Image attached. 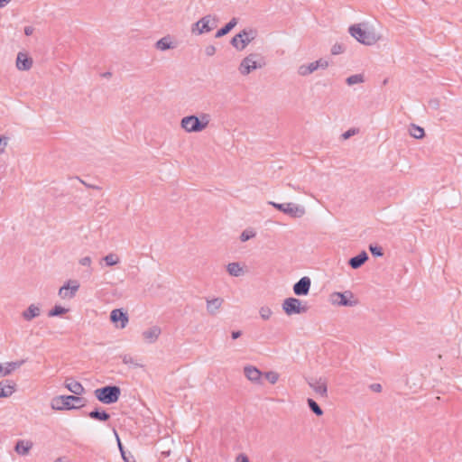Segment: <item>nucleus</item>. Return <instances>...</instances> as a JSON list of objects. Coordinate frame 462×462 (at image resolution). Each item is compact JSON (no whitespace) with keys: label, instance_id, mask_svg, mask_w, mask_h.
Here are the masks:
<instances>
[{"label":"nucleus","instance_id":"obj_46","mask_svg":"<svg viewBox=\"0 0 462 462\" xmlns=\"http://www.w3.org/2000/svg\"><path fill=\"white\" fill-rule=\"evenodd\" d=\"M332 54L337 55L342 52V47L340 45H335L331 50Z\"/></svg>","mask_w":462,"mask_h":462},{"label":"nucleus","instance_id":"obj_51","mask_svg":"<svg viewBox=\"0 0 462 462\" xmlns=\"http://www.w3.org/2000/svg\"><path fill=\"white\" fill-rule=\"evenodd\" d=\"M12 0H0V8L5 7L7 4H9Z\"/></svg>","mask_w":462,"mask_h":462},{"label":"nucleus","instance_id":"obj_23","mask_svg":"<svg viewBox=\"0 0 462 462\" xmlns=\"http://www.w3.org/2000/svg\"><path fill=\"white\" fill-rule=\"evenodd\" d=\"M24 364V360L0 363V377L10 375Z\"/></svg>","mask_w":462,"mask_h":462},{"label":"nucleus","instance_id":"obj_54","mask_svg":"<svg viewBox=\"0 0 462 462\" xmlns=\"http://www.w3.org/2000/svg\"><path fill=\"white\" fill-rule=\"evenodd\" d=\"M188 462H191L190 460H188Z\"/></svg>","mask_w":462,"mask_h":462},{"label":"nucleus","instance_id":"obj_37","mask_svg":"<svg viewBox=\"0 0 462 462\" xmlns=\"http://www.w3.org/2000/svg\"><path fill=\"white\" fill-rule=\"evenodd\" d=\"M307 403L310 407V409L317 415V416H322L323 415V411L322 409L318 405V403L313 400V399H310L309 398L307 400Z\"/></svg>","mask_w":462,"mask_h":462},{"label":"nucleus","instance_id":"obj_10","mask_svg":"<svg viewBox=\"0 0 462 462\" xmlns=\"http://www.w3.org/2000/svg\"><path fill=\"white\" fill-rule=\"evenodd\" d=\"M269 204L293 218H300L306 214L305 207L294 202L276 203L271 201Z\"/></svg>","mask_w":462,"mask_h":462},{"label":"nucleus","instance_id":"obj_33","mask_svg":"<svg viewBox=\"0 0 462 462\" xmlns=\"http://www.w3.org/2000/svg\"><path fill=\"white\" fill-rule=\"evenodd\" d=\"M259 317L262 320L267 321L271 319L273 315V310L267 305H263L258 310Z\"/></svg>","mask_w":462,"mask_h":462},{"label":"nucleus","instance_id":"obj_32","mask_svg":"<svg viewBox=\"0 0 462 462\" xmlns=\"http://www.w3.org/2000/svg\"><path fill=\"white\" fill-rule=\"evenodd\" d=\"M365 81V78L362 73L354 74L346 79V83L349 87L363 84Z\"/></svg>","mask_w":462,"mask_h":462},{"label":"nucleus","instance_id":"obj_12","mask_svg":"<svg viewBox=\"0 0 462 462\" xmlns=\"http://www.w3.org/2000/svg\"><path fill=\"white\" fill-rule=\"evenodd\" d=\"M80 283L78 280L69 279L59 289L58 296L61 300H70L77 295L79 291Z\"/></svg>","mask_w":462,"mask_h":462},{"label":"nucleus","instance_id":"obj_18","mask_svg":"<svg viewBox=\"0 0 462 462\" xmlns=\"http://www.w3.org/2000/svg\"><path fill=\"white\" fill-rule=\"evenodd\" d=\"M110 320L116 328L123 329L127 326L129 318L121 309H115L110 313Z\"/></svg>","mask_w":462,"mask_h":462},{"label":"nucleus","instance_id":"obj_30","mask_svg":"<svg viewBox=\"0 0 462 462\" xmlns=\"http://www.w3.org/2000/svg\"><path fill=\"white\" fill-rule=\"evenodd\" d=\"M237 24V19L232 18L223 28L219 29L215 37L221 38L227 34Z\"/></svg>","mask_w":462,"mask_h":462},{"label":"nucleus","instance_id":"obj_36","mask_svg":"<svg viewBox=\"0 0 462 462\" xmlns=\"http://www.w3.org/2000/svg\"><path fill=\"white\" fill-rule=\"evenodd\" d=\"M88 416L91 419L102 420V421H106L110 418L109 414L106 413V411H93L89 412Z\"/></svg>","mask_w":462,"mask_h":462},{"label":"nucleus","instance_id":"obj_35","mask_svg":"<svg viewBox=\"0 0 462 462\" xmlns=\"http://www.w3.org/2000/svg\"><path fill=\"white\" fill-rule=\"evenodd\" d=\"M409 133L412 137H414L416 139H421L425 135L424 129L422 127L415 125H411V127L409 129Z\"/></svg>","mask_w":462,"mask_h":462},{"label":"nucleus","instance_id":"obj_40","mask_svg":"<svg viewBox=\"0 0 462 462\" xmlns=\"http://www.w3.org/2000/svg\"><path fill=\"white\" fill-rule=\"evenodd\" d=\"M92 263H93L92 258L88 255L83 256L79 259V263L84 267H90Z\"/></svg>","mask_w":462,"mask_h":462},{"label":"nucleus","instance_id":"obj_28","mask_svg":"<svg viewBox=\"0 0 462 462\" xmlns=\"http://www.w3.org/2000/svg\"><path fill=\"white\" fill-rule=\"evenodd\" d=\"M70 311L69 308L55 304L51 310H49L47 316L49 318L63 317Z\"/></svg>","mask_w":462,"mask_h":462},{"label":"nucleus","instance_id":"obj_31","mask_svg":"<svg viewBox=\"0 0 462 462\" xmlns=\"http://www.w3.org/2000/svg\"><path fill=\"white\" fill-rule=\"evenodd\" d=\"M280 374L273 370H269L263 373V378H264L270 384L274 385L280 380Z\"/></svg>","mask_w":462,"mask_h":462},{"label":"nucleus","instance_id":"obj_50","mask_svg":"<svg viewBox=\"0 0 462 462\" xmlns=\"http://www.w3.org/2000/svg\"><path fill=\"white\" fill-rule=\"evenodd\" d=\"M240 336H241V331H233L231 333V337L233 339H236V338L240 337Z\"/></svg>","mask_w":462,"mask_h":462},{"label":"nucleus","instance_id":"obj_1","mask_svg":"<svg viewBox=\"0 0 462 462\" xmlns=\"http://www.w3.org/2000/svg\"><path fill=\"white\" fill-rule=\"evenodd\" d=\"M348 33L357 42L365 46L375 45L382 39L375 28L367 22L351 24L348 27Z\"/></svg>","mask_w":462,"mask_h":462},{"label":"nucleus","instance_id":"obj_9","mask_svg":"<svg viewBox=\"0 0 462 462\" xmlns=\"http://www.w3.org/2000/svg\"><path fill=\"white\" fill-rule=\"evenodd\" d=\"M121 390L118 386H105L94 391L95 397L102 403L112 404L118 401Z\"/></svg>","mask_w":462,"mask_h":462},{"label":"nucleus","instance_id":"obj_24","mask_svg":"<svg viewBox=\"0 0 462 462\" xmlns=\"http://www.w3.org/2000/svg\"><path fill=\"white\" fill-rule=\"evenodd\" d=\"M33 448V442L30 439H19L14 448L15 453L20 457H27Z\"/></svg>","mask_w":462,"mask_h":462},{"label":"nucleus","instance_id":"obj_43","mask_svg":"<svg viewBox=\"0 0 462 462\" xmlns=\"http://www.w3.org/2000/svg\"><path fill=\"white\" fill-rule=\"evenodd\" d=\"M121 456L125 462H136L132 455L127 456L125 451H122Z\"/></svg>","mask_w":462,"mask_h":462},{"label":"nucleus","instance_id":"obj_39","mask_svg":"<svg viewBox=\"0 0 462 462\" xmlns=\"http://www.w3.org/2000/svg\"><path fill=\"white\" fill-rule=\"evenodd\" d=\"M9 137L5 135L0 136V155L5 152V150L9 143Z\"/></svg>","mask_w":462,"mask_h":462},{"label":"nucleus","instance_id":"obj_26","mask_svg":"<svg viewBox=\"0 0 462 462\" xmlns=\"http://www.w3.org/2000/svg\"><path fill=\"white\" fill-rule=\"evenodd\" d=\"M64 386L72 393L75 396L76 395H82L85 393V388L84 386L78 381L73 379H67L64 382Z\"/></svg>","mask_w":462,"mask_h":462},{"label":"nucleus","instance_id":"obj_42","mask_svg":"<svg viewBox=\"0 0 462 462\" xmlns=\"http://www.w3.org/2000/svg\"><path fill=\"white\" fill-rule=\"evenodd\" d=\"M216 52H217V48L214 45L210 44V45L206 46L205 53L207 54V56L211 57V56L215 55Z\"/></svg>","mask_w":462,"mask_h":462},{"label":"nucleus","instance_id":"obj_21","mask_svg":"<svg viewBox=\"0 0 462 462\" xmlns=\"http://www.w3.org/2000/svg\"><path fill=\"white\" fill-rule=\"evenodd\" d=\"M310 278L304 276L293 285V292L297 296H307L310 293Z\"/></svg>","mask_w":462,"mask_h":462},{"label":"nucleus","instance_id":"obj_19","mask_svg":"<svg viewBox=\"0 0 462 462\" xmlns=\"http://www.w3.org/2000/svg\"><path fill=\"white\" fill-rule=\"evenodd\" d=\"M206 310L210 316L218 314L224 306L225 300L221 297H208L206 298Z\"/></svg>","mask_w":462,"mask_h":462},{"label":"nucleus","instance_id":"obj_15","mask_svg":"<svg viewBox=\"0 0 462 462\" xmlns=\"http://www.w3.org/2000/svg\"><path fill=\"white\" fill-rule=\"evenodd\" d=\"M263 373L254 365H245L243 366V374L245 378L254 385L263 384Z\"/></svg>","mask_w":462,"mask_h":462},{"label":"nucleus","instance_id":"obj_47","mask_svg":"<svg viewBox=\"0 0 462 462\" xmlns=\"http://www.w3.org/2000/svg\"><path fill=\"white\" fill-rule=\"evenodd\" d=\"M53 462H71L67 457L61 456L56 457Z\"/></svg>","mask_w":462,"mask_h":462},{"label":"nucleus","instance_id":"obj_22","mask_svg":"<svg viewBox=\"0 0 462 462\" xmlns=\"http://www.w3.org/2000/svg\"><path fill=\"white\" fill-rule=\"evenodd\" d=\"M41 314L42 306L39 303H32L24 310L22 311L21 317L24 321L29 322L40 317Z\"/></svg>","mask_w":462,"mask_h":462},{"label":"nucleus","instance_id":"obj_3","mask_svg":"<svg viewBox=\"0 0 462 462\" xmlns=\"http://www.w3.org/2000/svg\"><path fill=\"white\" fill-rule=\"evenodd\" d=\"M85 404L84 399L75 395H57L50 402L51 409L56 411L80 409Z\"/></svg>","mask_w":462,"mask_h":462},{"label":"nucleus","instance_id":"obj_11","mask_svg":"<svg viewBox=\"0 0 462 462\" xmlns=\"http://www.w3.org/2000/svg\"><path fill=\"white\" fill-rule=\"evenodd\" d=\"M329 67V62L325 58H319L317 60L310 63H304L298 67L297 73L300 77H308L317 71L318 69H327Z\"/></svg>","mask_w":462,"mask_h":462},{"label":"nucleus","instance_id":"obj_38","mask_svg":"<svg viewBox=\"0 0 462 462\" xmlns=\"http://www.w3.org/2000/svg\"><path fill=\"white\" fill-rule=\"evenodd\" d=\"M255 231L252 228H247L245 230H244L242 233H241V236H240V240L242 242H246L248 241L249 239L253 238L255 236Z\"/></svg>","mask_w":462,"mask_h":462},{"label":"nucleus","instance_id":"obj_14","mask_svg":"<svg viewBox=\"0 0 462 462\" xmlns=\"http://www.w3.org/2000/svg\"><path fill=\"white\" fill-rule=\"evenodd\" d=\"M310 388L320 398L328 397V380L325 377H312L308 380Z\"/></svg>","mask_w":462,"mask_h":462},{"label":"nucleus","instance_id":"obj_20","mask_svg":"<svg viewBox=\"0 0 462 462\" xmlns=\"http://www.w3.org/2000/svg\"><path fill=\"white\" fill-rule=\"evenodd\" d=\"M226 273L229 276L238 278L243 277L248 273L247 266L243 262H231L226 266Z\"/></svg>","mask_w":462,"mask_h":462},{"label":"nucleus","instance_id":"obj_41","mask_svg":"<svg viewBox=\"0 0 462 462\" xmlns=\"http://www.w3.org/2000/svg\"><path fill=\"white\" fill-rule=\"evenodd\" d=\"M369 250L371 253L375 256H382L383 255V250L381 247L376 245H370Z\"/></svg>","mask_w":462,"mask_h":462},{"label":"nucleus","instance_id":"obj_4","mask_svg":"<svg viewBox=\"0 0 462 462\" xmlns=\"http://www.w3.org/2000/svg\"><path fill=\"white\" fill-rule=\"evenodd\" d=\"M264 66V62L263 61V58L258 53H249L245 56L237 67L238 73L246 77L254 70L262 69Z\"/></svg>","mask_w":462,"mask_h":462},{"label":"nucleus","instance_id":"obj_52","mask_svg":"<svg viewBox=\"0 0 462 462\" xmlns=\"http://www.w3.org/2000/svg\"><path fill=\"white\" fill-rule=\"evenodd\" d=\"M116 439H117V442H118V447H119L120 452L122 453V451H124V448H123V446H122L121 441L119 439V437L117 435H116Z\"/></svg>","mask_w":462,"mask_h":462},{"label":"nucleus","instance_id":"obj_29","mask_svg":"<svg viewBox=\"0 0 462 462\" xmlns=\"http://www.w3.org/2000/svg\"><path fill=\"white\" fill-rule=\"evenodd\" d=\"M367 259H368L367 254L365 252H362L358 255L351 258L349 261V264L353 269H357L361 265H363L366 262Z\"/></svg>","mask_w":462,"mask_h":462},{"label":"nucleus","instance_id":"obj_16","mask_svg":"<svg viewBox=\"0 0 462 462\" xmlns=\"http://www.w3.org/2000/svg\"><path fill=\"white\" fill-rule=\"evenodd\" d=\"M33 67V59L26 51L17 52L15 69L18 71H29Z\"/></svg>","mask_w":462,"mask_h":462},{"label":"nucleus","instance_id":"obj_6","mask_svg":"<svg viewBox=\"0 0 462 462\" xmlns=\"http://www.w3.org/2000/svg\"><path fill=\"white\" fill-rule=\"evenodd\" d=\"M328 301L335 307H355L359 303L357 297L351 291H333L328 296Z\"/></svg>","mask_w":462,"mask_h":462},{"label":"nucleus","instance_id":"obj_13","mask_svg":"<svg viewBox=\"0 0 462 462\" xmlns=\"http://www.w3.org/2000/svg\"><path fill=\"white\" fill-rule=\"evenodd\" d=\"M162 334V328L159 325H151L143 328L141 332V340L145 345L156 344Z\"/></svg>","mask_w":462,"mask_h":462},{"label":"nucleus","instance_id":"obj_45","mask_svg":"<svg viewBox=\"0 0 462 462\" xmlns=\"http://www.w3.org/2000/svg\"><path fill=\"white\" fill-rule=\"evenodd\" d=\"M34 32V28L32 26H26L24 27V34L26 36H31Z\"/></svg>","mask_w":462,"mask_h":462},{"label":"nucleus","instance_id":"obj_7","mask_svg":"<svg viewBox=\"0 0 462 462\" xmlns=\"http://www.w3.org/2000/svg\"><path fill=\"white\" fill-rule=\"evenodd\" d=\"M282 310L287 316L303 315L309 311V305L295 297L286 298L282 304Z\"/></svg>","mask_w":462,"mask_h":462},{"label":"nucleus","instance_id":"obj_17","mask_svg":"<svg viewBox=\"0 0 462 462\" xmlns=\"http://www.w3.org/2000/svg\"><path fill=\"white\" fill-rule=\"evenodd\" d=\"M178 47L177 40L171 34H166L157 40L154 43L156 51L163 52L170 50H174Z\"/></svg>","mask_w":462,"mask_h":462},{"label":"nucleus","instance_id":"obj_49","mask_svg":"<svg viewBox=\"0 0 462 462\" xmlns=\"http://www.w3.org/2000/svg\"><path fill=\"white\" fill-rule=\"evenodd\" d=\"M236 460L237 462H249V458L245 455H239Z\"/></svg>","mask_w":462,"mask_h":462},{"label":"nucleus","instance_id":"obj_5","mask_svg":"<svg viewBox=\"0 0 462 462\" xmlns=\"http://www.w3.org/2000/svg\"><path fill=\"white\" fill-rule=\"evenodd\" d=\"M218 23V18L215 14H207L199 19L190 27V32L195 36L207 34L215 30Z\"/></svg>","mask_w":462,"mask_h":462},{"label":"nucleus","instance_id":"obj_8","mask_svg":"<svg viewBox=\"0 0 462 462\" xmlns=\"http://www.w3.org/2000/svg\"><path fill=\"white\" fill-rule=\"evenodd\" d=\"M257 37V31L246 28L236 34L231 40V45L238 51H244Z\"/></svg>","mask_w":462,"mask_h":462},{"label":"nucleus","instance_id":"obj_34","mask_svg":"<svg viewBox=\"0 0 462 462\" xmlns=\"http://www.w3.org/2000/svg\"><path fill=\"white\" fill-rule=\"evenodd\" d=\"M103 261L106 266H114L120 263V257L116 254L111 253L104 256Z\"/></svg>","mask_w":462,"mask_h":462},{"label":"nucleus","instance_id":"obj_2","mask_svg":"<svg viewBox=\"0 0 462 462\" xmlns=\"http://www.w3.org/2000/svg\"><path fill=\"white\" fill-rule=\"evenodd\" d=\"M211 116L207 113H200L199 116L189 115L183 116L180 121L181 130L186 134L201 133L210 125Z\"/></svg>","mask_w":462,"mask_h":462},{"label":"nucleus","instance_id":"obj_48","mask_svg":"<svg viewBox=\"0 0 462 462\" xmlns=\"http://www.w3.org/2000/svg\"><path fill=\"white\" fill-rule=\"evenodd\" d=\"M371 389H372L374 392L380 393V392L382 391V386H381V384H379V383H374V384L371 385Z\"/></svg>","mask_w":462,"mask_h":462},{"label":"nucleus","instance_id":"obj_27","mask_svg":"<svg viewBox=\"0 0 462 462\" xmlns=\"http://www.w3.org/2000/svg\"><path fill=\"white\" fill-rule=\"evenodd\" d=\"M122 363L132 369H143L144 368V365L141 364L137 359H135L130 354H124L121 356Z\"/></svg>","mask_w":462,"mask_h":462},{"label":"nucleus","instance_id":"obj_44","mask_svg":"<svg viewBox=\"0 0 462 462\" xmlns=\"http://www.w3.org/2000/svg\"><path fill=\"white\" fill-rule=\"evenodd\" d=\"M356 134V130L354 129H349L347 130L346 132H345L343 134H342V137L344 139H347L349 138L350 136L354 135Z\"/></svg>","mask_w":462,"mask_h":462},{"label":"nucleus","instance_id":"obj_25","mask_svg":"<svg viewBox=\"0 0 462 462\" xmlns=\"http://www.w3.org/2000/svg\"><path fill=\"white\" fill-rule=\"evenodd\" d=\"M16 391V384L14 382L5 380L0 382V399L12 396Z\"/></svg>","mask_w":462,"mask_h":462},{"label":"nucleus","instance_id":"obj_53","mask_svg":"<svg viewBox=\"0 0 462 462\" xmlns=\"http://www.w3.org/2000/svg\"><path fill=\"white\" fill-rule=\"evenodd\" d=\"M163 454H165L166 456H169V455H170V451H168V452H163Z\"/></svg>","mask_w":462,"mask_h":462}]
</instances>
